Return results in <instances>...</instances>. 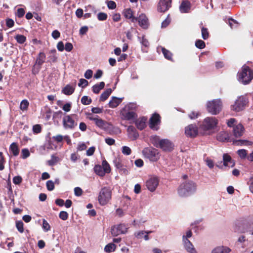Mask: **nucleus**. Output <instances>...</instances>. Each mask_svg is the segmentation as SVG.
<instances>
[{
    "label": "nucleus",
    "mask_w": 253,
    "mask_h": 253,
    "mask_svg": "<svg viewBox=\"0 0 253 253\" xmlns=\"http://www.w3.org/2000/svg\"><path fill=\"white\" fill-rule=\"evenodd\" d=\"M46 186L49 191H52L54 189V183L52 180H48L46 182Z\"/></svg>",
    "instance_id": "49"
},
{
    "label": "nucleus",
    "mask_w": 253,
    "mask_h": 253,
    "mask_svg": "<svg viewBox=\"0 0 253 253\" xmlns=\"http://www.w3.org/2000/svg\"><path fill=\"white\" fill-rule=\"evenodd\" d=\"M145 234V231L140 230L135 232L134 235L137 239H141L143 238Z\"/></svg>",
    "instance_id": "44"
},
{
    "label": "nucleus",
    "mask_w": 253,
    "mask_h": 253,
    "mask_svg": "<svg viewBox=\"0 0 253 253\" xmlns=\"http://www.w3.org/2000/svg\"><path fill=\"white\" fill-rule=\"evenodd\" d=\"M231 251V250L226 246H218L213 249L211 253H229Z\"/></svg>",
    "instance_id": "23"
},
{
    "label": "nucleus",
    "mask_w": 253,
    "mask_h": 253,
    "mask_svg": "<svg viewBox=\"0 0 253 253\" xmlns=\"http://www.w3.org/2000/svg\"><path fill=\"white\" fill-rule=\"evenodd\" d=\"M105 83L101 82L99 84L94 85L92 87V91L94 93L97 94L99 91L104 87Z\"/></svg>",
    "instance_id": "29"
},
{
    "label": "nucleus",
    "mask_w": 253,
    "mask_h": 253,
    "mask_svg": "<svg viewBox=\"0 0 253 253\" xmlns=\"http://www.w3.org/2000/svg\"><path fill=\"white\" fill-rule=\"evenodd\" d=\"M142 154L144 157L150 161L156 162L160 158L158 151L152 147H146L142 150Z\"/></svg>",
    "instance_id": "7"
},
{
    "label": "nucleus",
    "mask_w": 253,
    "mask_h": 253,
    "mask_svg": "<svg viewBox=\"0 0 253 253\" xmlns=\"http://www.w3.org/2000/svg\"><path fill=\"white\" fill-rule=\"evenodd\" d=\"M122 152L124 155H129L131 153V150L129 147L124 146L122 148Z\"/></svg>",
    "instance_id": "42"
},
{
    "label": "nucleus",
    "mask_w": 253,
    "mask_h": 253,
    "mask_svg": "<svg viewBox=\"0 0 253 253\" xmlns=\"http://www.w3.org/2000/svg\"><path fill=\"white\" fill-rule=\"evenodd\" d=\"M229 25L231 28L233 29L238 27L239 24L237 21L231 18L229 19Z\"/></svg>",
    "instance_id": "45"
},
{
    "label": "nucleus",
    "mask_w": 253,
    "mask_h": 253,
    "mask_svg": "<svg viewBox=\"0 0 253 253\" xmlns=\"http://www.w3.org/2000/svg\"><path fill=\"white\" fill-rule=\"evenodd\" d=\"M237 154L241 159H245L247 155V151L245 149H240Z\"/></svg>",
    "instance_id": "43"
},
{
    "label": "nucleus",
    "mask_w": 253,
    "mask_h": 253,
    "mask_svg": "<svg viewBox=\"0 0 253 253\" xmlns=\"http://www.w3.org/2000/svg\"><path fill=\"white\" fill-rule=\"evenodd\" d=\"M59 161V158L57 157H56L54 155L51 156V158L50 160L48 161V164L49 166H53L55 165Z\"/></svg>",
    "instance_id": "39"
},
{
    "label": "nucleus",
    "mask_w": 253,
    "mask_h": 253,
    "mask_svg": "<svg viewBox=\"0 0 253 253\" xmlns=\"http://www.w3.org/2000/svg\"><path fill=\"white\" fill-rule=\"evenodd\" d=\"M185 133L188 137H195L198 133V127L195 125H190L185 127Z\"/></svg>",
    "instance_id": "12"
},
{
    "label": "nucleus",
    "mask_w": 253,
    "mask_h": 253,
    "mask_svg": "<svg viewBox=\"0 0 253 253\" xmlns=\"http://www.w3.org/2000/svg\"><path fill=\"white\" fill-rule=\"evenodd\" d=\"M22 181V178L20 176H14L13 178V182L15 184H19L20 183H21Z\"/></svg>",
    "instance_id": "59"
},
{
    "label": "nucleus",
    "mask_w": 253,
    "mask_h": 253,
    "mask_svg": "<svg viewBox=\"0 0 253 253\" xmlns=\"http://www.w3.org/2000/svg\"><path fill=\"white\" fill-rule=\"evenodd\" d=\"M137 21L139 26L144 29H147L149 25V20L145 14H141L138 18Z\"/></svg>",
    "instance_id": "14"
},
{
    "label": "nucleus",
    "mask_w": 253,
    "mask_h": 253,
    "mask_svg": "<svg viewBox=\"0 0 253 253\" xmlns=\"http://www.w3.org/2000/svg\"><path fill=\"white\" fill-rule=\"evenodd\" d=\"M160 123V116L157 114H154L150 119V127L153 130H157L159 129L158 125Z\"/></svg>",
    "instance_id": "11"
},
{
    "label": "nucleus",
    "mask_w": 253,
    "mask_h": 253,
    "mask_svg": "<svg viewBox=\"0 0 253 253\" xmlns=\"http://www.w3.org/2000/svg\"><path fill=\"white\" fill-rule=\"evenodd\" d=\"M147 121V118L143 117L141 118L138 119L135 122V125L138 129L140 130L143 129L146 126V122Z\"/></svg>",
    "instance_id": "24"
},
{
    "label": "nucleus",
    "mask_w": 253,
    "mask_h": 253,
    "mask_svg": "<svg viewBox=\"0 0 253 253\" xmlns=\"http://www.w3.org/2000/svg\"><path fill=\"white\" fill-rule=\"evenodd\" d=\"M42 228L46 232L49 231L50 229V225L45 219H43L42 221Z\"/></svg>",
    "instance_id": "52"
},
{
    "label": "nucleus",
    "mask_w": 253,
    "mask_h": 253,
    "mask_svg": "<svg viewBox=\"0 0 253 253\" xmlns=\"http://www.w3.org/2000/svg\"><path fill=\"white\" fill-rule=\"evenodd\" d=\"M199 113L198 112L193 111L191 112L189 115V117L190 119L193 120L195 119L196 118H198V117L199 116Z\"/></svg>",
    "instance_id": "61"
},
{
    "label": "nucleus",
    "mask_w": 253,
    "mask_h": 253,
    "mask_svg": "<svg viewBox=\"0 0 253 253\" xmlns=\"http://www.w3.org/2000/svg\"><path fill=\"white\" fill-rule=\"evenodd\" d=\"M45 59V54L43 52H41L38 54L36 63L39 66H41L44 62Z\"/></svg>",
    "instance_id": "27"
},
{
    "label": "nucleus",
    "mask_w": 253,
    "mask_h": 253,
    "mask_svg": "<svg viewBox=\"0 0 253 253\" xmlns=\"http://www.w3.org/2000/svg\"><path fill=\"white\" fill-rule=\"evenodd\" d=\"M16 226L19 232L23 233L24 231L23 223L21 221H18L16 222Z\"/></svg>",
    "instance_id": "47"
},
{
    "label": "nucleus",
    "mask_w": 253,
    "mask_h": 253,
    "mask_svg": "<svg viewBox=\"0 0 253 253\" xmlns=\"http://www.w3.org/2000/svg\"><path fill=\"white\" fill-rule=\"evenodd\" d=\"M74 90L73 86L68 84L62 89V92L66 95H70L74 92Z\"/></svg>",
    "instance_id": "31"
},
{
    "label": "nucleus",
    "mask_w": 253,
    "mask_h": 253,
    "mask_svg": "<svg viewBox=\"0 0 253 253\" xmlns=\"http://www.w3.org/2000/svg\"><path fill=\"white\" fill-rule=\"evenodd\" d=\"M25 10L22 8H20L17 9L16 16L19 18L22 17L25 14Z\"/></svg>",
    "instance_id": "62"
},
{
    "label": "nucleus",
    "mask_w": 253,
    "mask_h": 253,
    "mask_svg": "<svg viewBox=\"0 0 253 253\" xmlns=\"http://www.w3.org/2000/svg\"><path fill=\"white\" fill-rule=\"evenodd\" d=\"M171 6V0H160L158 5V10L164 12Z\"/></svg>",
    "instance_id": "13"
},
{
    "label": "nucleus",
    "mask_w": 253,
    "mask_h": 253,
    "mask_svg": "<svg viewBox=\"0 0 253 253\" xmlns=\"http://www.w3.org/2000/svg\"><path fill=\"white\" fill-rule=\"evenodd\" d=\"M196 46L199 49H203L205 47V42L201 40H197L195 42Z\"/></svg>",
    "instance_id": "48"
},
{
    "label": "nucleus",
    "mask_w": 253,
    "mask_h": 253,
    "mask_svg": "<svg viewBox=\"0 0 253 253\" xmlns=\"http://www.w3.org/2000/svg\"><path fill=\"white\" fill-rule=\"evenodd\" d=\"M74 194L76 196H80L83 194V190L79 187H75L74 188Z\"/></svg>",
    "instance_id": "60"
},
{
    "label": "nucleus",
    "mask_w": 253,
    "mask_h": 253,
    "mask_svg": "<svg viewBox=\"0 0 253 253\" xmlns=\"http://www.w3.org/2000/svg\"><path fill=\"white\" fill-rule=\"evenodd\" d=\"M94 170L95 173L100 176H103L106 173L100 165H95L94 168Z\"/></svg>",
    "instance_id": "30"
},
{
    "label": "nucleus",
    "mask_w": 253,
    "mask_h": 253,
    "mask_svg": "<svg viewBox=\"0 0 253 253\" xmlns=\"http://www.w3.org/2000/svg\"><path fill=\"white\" fill-rule=\"evenodd\" d=\"M222 103L220 99H213L207 103V110L212 115H216L221 110Z\"/></svg>",
    "instance_id": "4"
},
{
    "label": "nucleus",
    "mask_w": 253,
    "mask_h": 253,
    "mask_svg": "<svg viewBox=\"0 0 253 253\" xmlns=\"http://www.w3.org/2000/svg\"><path fill=\"white\" fill-rule=\"evenodd\" d=\"M97 18L100 21H104L107 18V15L104 12H99L97 14Z\"/></svg>",
    "instance_id": "55"
},
{
    "label": "nucleus",
    "mask_w": 253,
    "mask_h": 253,
    "mask_svg": "<svg viewBox=\"0 0 253 253\" xmlns=\"http://www.w3.org/2000/svg\"><path fill=\"white\" fill-rule=\"evenodd\" d=\"M127 229V226L124 224H120L112 228L111 234L114 236H117L119 234L126 233Z\"/></svg>",
    "instance_id": "10"
},
{
    "label": "nucleus",
    "mask_w": 253,
    "mask_h": 253,
    "mask_svg": "<svg viewBox=\"0 0 253 253\" xmlns=\"http://www.w3.org/2000/svg\"><path fill=\"white\" fill-rule=\"evenodd\" d=\"M92 100L87 96H84L81 99V102L84 105H89L91 103Z\"/></svg>",
    "instance_id": "41"
},
{
    "label": "nucleus",
    "mask_w": 253,
    "mask_h": 253,
    "mask_svg": "<svg viewBox=\"0 0 253 253\" xmlns=\"http://www.w3.org/2000/svg\"><path fill=\"white\" fill-rule=\"evenodd\" d=\"M248 103V99L244 96L239 97L232 106V109L236 112H240L245 109Z\"/></svg>",
    "instance_id": "8"
},
{
    "label": "nucleus",
    "mask_w": 253,
    "mask_h": 253,
    "mask_svg": "<svg viewBox=\"0 0 253 253\" xmlns=\"http://www.w3.org/2000/svg\"><path fill=\"white\" fill-rule=\"evenodd\" d=\"M29 102L26 100H23L20 103V109L22 111H25L27 110L28 109V107L29 106Z\"/></svg>",
    "instance_id": "37"
},
{
    "label": "nucleus",
    "mask_w": 253,
    "mask_h": 253,
    "mask_svg": "<svg viewBox=\"0 0 253 253\" xmlns=\"http://www.w3.org/2000/svg\"><path fill=\"white\" fill-rule=\"evenodd\" d=\"M253 79V71L249 67L244 65L238 74V81L244 84H249Z\"/></svg>",
    "instance_id": "2"
},
{
    "label": "nucleus",
    "mask_w": 253,
    "mask_h": 253,
    "mask_svg": "<svg viewBox=\"0 0 253 253\" xmlns=\"http://www.w3.org/2000/svg\"><path fill=\"white\" fill-rule=\"evenodd\" d=\"M249 142L245 140H237L233 141V144L236 145H247L249 144Z\"/></svg>",
    "instance_id": "40"
},
{
    "label": "nucleus",
    "mask_w": 253,
    "mask_h": 253,
    "mask_svg": "<svg viewBox=\"0 0 253 253\" xmlns=\"http://www.w3.org/2000/svg\"><path fill=\"white\" fill-rule=\"evenodd\" d=\"M112 90L111 88L107 89L101 94L100 97V100L102 101L106 100L112 93Z\"/></svg>",
    "instance_id": "32"
},
{
    "label": "nucleus",
    "mask_w": 253,
    "mask_h": 253,
    "mask_svg": "<svg viewBox=\"0 0 253 253\" xmlns=\"http://www.w3.org/2000/svg\"><path fill=\"white\" fill-rule=\"evenodd\" d=\"M159 179L158 177L152 176L150 177L146 181L147 188L151 192L155 191L159 185Z\"/></svg>",
    "instance_id": "9"
},
{
    "label": "nucleus",
    "mask_w": 253,
    "mask_h": 253,
    "mask_svg": "<svg viewBox=\"0 0 253 253\" xmlns=\"http://www.w3.org/2000/svg\"><path fill=\"white\" fill-rule=\"evenodd\" d=\"M244 127L243 126L239 124L233 127V134L236 137H239L243 135L244 132Z\"/></svg>",
    "instance_id": "19"
},
{
    "label": "nucleus",
    "mask_w": 253,
    "mask_h": 253,
    "mask_svg": "<svg viewBox=\"0 0 253 253\" xmlns=\"http://www.w3.org/2000/svg\"><path fill=\"white\" fill-rule=\"evenodd\" d=\"M94 123L97 127L104 130H108L110 128V124L100 118H98Z\"/></svg>",
    "instance_id": "16"
},
{
    "label": "nucleus",
    "mask_w": 253,
    "mask_h": 253,
    "mask_svg": "<svg viewBox=\"0 0 253 253\" xmlns=\"http://www.w3.org/2000/svg\"><path fill=\"white\" fill-rule=\"evenodd\" d=\"M202 36L204 40H207L209 38V32L208 29L204 27L202 28Z\"/></svg>",
    "instance_id": "51"
},
{
    "label": "nucleus",
    "mask_w": 253,
    "mask_h": 253,
    "mask_svg": "<svg viewBox=\"0 0 253 253\" xmlns=\"http://www.w3.org/2000/svg\"><path fill=\"white\" fill-rule=\"evenodd\" d=\"M223 165L225 166L233 167L235 165V163L232 161L231 157L227 154H224L223 155Z\"/></svg>",
    "instance_id": "22"
},
{
    "label": "nucleus",
    "mask_w": 253,
    "mask_h": 253,
    "mask_svg": "<svg viewBox=\"0 0 253 253\" xmlns=\"http://www.w3.org/2000/svg\"><path fill=\"white\" fill-rule=\"evenodd\" d=\"M124 14L126 18L131 20L132 22H135L137 21V18L133 15V11L130 8L126 9L124 11Z\"/></svg>",
    "instance_id": "25"
},
{
    "label": "nucleus",
    "mask_w": 253,
    "mask_h": 253,
    "mask_svg": "<svg viewBox=\"0 0 253 253\" xmlns=\"http://www.w3.org/2000/svg\"><path fill=\"white\" fill-rule=\"evenodd\" d=\"M197 189L196 184L192 180L182 183L178 188V193L181 197H187L194 193Z\"/></svg>",
    "instance_id": "1"
},
{
    "label": "nucleus",
    "mask_w": 253,
    "mask_h": 253,
    "mask_svg": "<svg viewBox=\"0 0 253 253\" xmlns=\"http://www.w3.org/2000/svg\"><path fill=\"white\" fill-rule=\"evenodd\" d=\"M9 150L13 156H17L18 155L19 150L18 145L16 143L13 142L10 145Z\"/></svg>",
    "instance_id": "28"
},
{
    "label": "nucleus",
    "mask_w": 253,
    "mask_h": 253,
    "mask_svg": "<svg viewBox=\"0 0 253 253\" xmlns=\"http://www.w3.org/2000/svg\"><path fill=\"white\" fill-rule=\"evenodd\" d=\"M49 53L50 54V55L49 56V60L52 62H56L57 59L56 49H53L51 50Z\"/></svg>",
    "instance_id": "34"
},
{
    "label": "nucleus",
    "mask_w": 253,
    "mask_h": 253,
    "mask_svg": "<svg viewBox=\"0 0 253 253\" xmlns=\"http://www.w3.org/2000/svg\"><path fill=\"white\" fill-rule=\"evenodd\" d=\"M183 242L185 250L189 253H197L193 245L190 241L185 238V236H183Z\"/></svg>",
    "instance_id": "18"
},
{
    "label": "nucleus",
    "mask_w": 253,
    "mask_h": 253,
    "mask_svg": "<svg viewBox=\"0 0 253 253\" xmlns=\"http://www.w3.org/2000/svg\"><path fill=\"white\" fill-rule=\"evenodd\" d=\"M116 246L113 243L107 244L104 248V251L106 253H111L115 250Z\"/></svg>",
    "instance_id": "33"
},
{
    "label": "nucleus",
    "mask_w": 253,
    "mask_h": 253,
    "mask_svg": "<svg viewBox=\"0 0 253 253\" xmlns=\"http://www.w3.org/2000/svg\"><path fill=\"white\" fill-rule=\"evenodd\" d=\"M107 5L108 7L111 9H114L116 7V3L112 0H109L107 2Z\"/></svg>",
    "instance_id": "57"
},
{
    "label": "nucleus",
    "mask_w": 253,
    "mask_h": 253,
    "mask_svg": "<svg viewBox=\"0 0 253 253\" xmlns=\"http://www.w3.org/2000/svg\"><path fill=\"white\" fill-rule=\"evenodd\" d=\"M191 8V3L188 0H183L181 2L179 10L181 13H188Z\"/></svg>",
    "instance_id": "21"
},
{
    "label": "nucleus",
    "mask_w": 253,
    "mask_h": 253,
    "mask_svg": "<svg viewBox=\"0 0 253 253\" xmlns=\"http://www.w3.org/2000/svg\"><path fill=\"white\" fill-rule=\"evenodd\" d=\"M80 158V156L79 155L76 153H72L71 155V160L74 162V163H75L77 162V161Z\"/></svg>",
    "instance_id": "64"
},
{
    "label": "nucleus",
    "mask_w": 253,
    "mask_h": 253,
    "mask_svg": "<svg viewBox=\"0 0 253 253\" xmlns=\"http://www.w3.org/2000/svg\"><path fill=\"white\" fill-rule=\"evenodd\" d=\"M42 127L40 125H36L33 126V131L34 133L38 134L41 132Z\"/></svg>",
    "instance_id": "56"
},
{
    "label": "nucleus",
    "mask_w": 253,
    "mask_h": 253,
    "mask_svg": "<svg viewBox=\"0 0 253 253\" xmlns=\"http://www.w3.org/2000/svg\"><path fill=\"white\" fill-rule=\"evenodd\" d=\"M15 39L18 43L22 44L26 41V38L24 35L18 34L15 36Z\"/></svg>",
    "instance_id": "35"
},
{
    "label": "nucleus",
    "mask_w": 253,
    "mask_h": 253,
    "mask_svg": "<svg viewBox=\"0 0 253 253\" xmlns=\"http://www.w3.org/2000/svg\"><path fill=\"white\" fill-rule=\"evenodd\" d=\"M102 167L106 173H109L111 171V169L109 164L106 160H103L102 163Z\"/></svg>",
    "instance_id": "36"
},
{
    "label": "nucleus",
    "mask_w": 253,
    "mask_h": 253,
    "mask_svg": "<svg viewBox=\"0 0 253 253\" xmlns=\"http://www.w3.org/2000/svg\"><path fill=\"white\" fill-rule=\"evenodd\" d=\"M59 217L61 219L66 220L68 218V213L65 211H60L59 214Z\"/></svg>",
    "instance_id": "53"
},
{
    "label": "nucleus",
    "mask_w": 253,
    "mask_h": 253,
    "mask_svg": "<svg viewBox=\"0 0 253 253\" xmlns=\"http://www.w3.org/2000/svg\"><path fill=\"white\" fill-rule=\"evenodd\" d=\"M229 25L231 28L233 29L238 27L239 24L237 21L231 18L229 19Z\"/></svg>",
    "instance_id": "46"
},
{
    "label": "nucleus",
    "mask_w": 253,
    "mask_h": 253,
    "mask_svg": "<svg viewBox=\"0 0 253 253\" xmlns=\"http://www.w3.org/2000/svg\"><path fill=\"white\" fill-rule=\"evenodd\" d=\"M159 147L164 151H171L173 147L172 143L168 139H162L159 141Z\"/></svg>",
    "instance_id": "15"
},
{
    "label": "nucleus",
    "mask_w": 253,
    "mask_h": 253,
    "mask_svg": "<svg viewBox=\"0 0 253 253\" xmlns=\"http://www.w3.org/2000/svg\"><path fill=\"white\" fill-rule=\"evenodd\" d=\"M88 81L84 79H81L79 81V83L78 84V85L83 88L85 87L88 85Z\"/></svg>",
    "instance_id": "54"
},
{
    "label": "nucleus",
    "mask_w": 253,
    "mask_h": 253,
    "mask_svg": "<svg viewBox=\"0 0 253 253\" xmlns=\"http://www.w3.org/2000/svg\"><path fill=\"white\" fill-rule=\"evenodd\" d=\"M78 116L76 114L65 115L63 118L62 124L65 129H74L78 125Z\"/></svg>",
    "instance_id": "3"
},
{
    "label": "nucleus",
    "mask_w": 253,
    "mask_h": 253,
    "mask_svg": "<svg viewBox=\"0 0 253 253\" xmlns=\"http://www.w3.org/2000/svg\"><path fill=\"white\" fill-rule=\"evenodd\" d=\"M75 14H76V16L78 18H81L82 17H83L84 11L82 8H78L75 12Z\"/></svg>",
    "instance_id": "58"
},
{
    "label": "nucleus",
    "mask_w": 253,
    "mask_h": 253,
    "mask_svg": "<svg viewBox=\"0 0 253 253\" xmlns=\"http://www.w3.org/2000/svg\"><path fill=\"white\" fill-rule=\"evenodd\" d=\"M111 198V191L108 187L102 188L98 195V200L99 203L104 206L106 205Z\"/></svg>",
    "instance_id": "6"
},
{
    "label": "nucleus",
    "mask_w": 253,
    "mask_h": 253,
    "mask_svg": "<svg viewBox=\"0 0 253 253\" xmlns=\"http://www.w3.org/2000/svg\"><path fill=\"white\" fill-rule=\"evenodd\" d=\"M114 163L115 164V167L119 169H120L123 167V165H122L120 159H115L114 160Z\"/></svg>",
    "instance_id": "63"
},
{
    "label": "nucleus",
    "mask_w": 253,
    "mask_h": 253,
    "mask_svg": "<svg viewBox=\"0 0 253 253\" xmlns=\"http://www.w3.org/2000/svg\"><path fill=\"white\" fill-rule=\"evenodd\" d=\"M123 118L126 120H131L136 117V115L133 111H128L124 109L121 112Z\"/></svg>",
    "instance_id": "20"
},
{
    "label": "nucleus",
    "mask_w": 253,
    "mask_h": 253,
    "mask_svg": "<svg viewBox=\"0 0 253 253\" xmlns=\"http://www.w3.org/2000/svg\"><path fill=\"white\" fill-rule=\"evenodd\" d=\"M127 133L128 137L131 140H136L139 136V134L136 129L132 126H128Z\"/></svg>",
    "instance_id": "17"
},
{
    "label": "nucleus",
    "mask_w": 253,
    "mask_h": 253,
    "mask_svg": "<svg viewBox=\"0 0 253 253\" xmlns=\"http://www.w3.org/2000/svg\"><path fill=\"white\" fill-rule=\"evenodd\" d=\"M123 98L112 97L111 100L109 102V106L110 108H114L117 107L122 101Z\"/></svg>",
    "instance_id": "26"
},
{
    "label": "nucleus",
    "mask_w": 253,
    "mask_h": 253,
    "mask_svg": "<svg viewBox=\"0 0 253 253\" xmlns=\"http://www.w3.org/2000/svg\"><path fill=\"white\" fill-rule=\"evenodd\" d=\"M218 120L215 117H207L204 120L199 127L201 130L204 131L210 130L214 129L216 126Z\"/></svg>",
    "instance_id": "5"
},
{
    "label": "nucleus",
    "mask_w": 253,
    "mask_h": 253,
    "mask_svg": "<svg viewBox=\"0 0 253 253\" xmlns=\"http://www.w3.org/2000/svg\"><path fill=\"white\" fill-rule=\"evenodd\" d=\"M162 52H163L165 57L166 59H167L168 60L171 59L172 54L167 49H165L164 47L162 48Z\"/></svg>",
    "instance_id": "38"
},
{
    "label": "nucleus",
    "mask_w": 253,
    "mask_h": 253,
    "mask_svg": "<svg viewBox=\"0 0 253 253\" xmlns=\"http://www.w3.org/2000/svg\"><path fill=\"white\" fill-rule=\"evenodd\" d=\"M136 107V105L134 103H130L125 106L124 109L128 111H133L135 110Z\"/></svg>",
    "instance_id": "50"
}]
</instances>
